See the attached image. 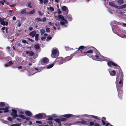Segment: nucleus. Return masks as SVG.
I'll return each mask as SVG.
<instances>
[{
  "instance_id": "1",
  "label": "nucleus",
  "mask_w": 126,
  "mask_h": 126,
  "mask_svg": "<svg viewBox=\"0 0 126 126\" xmlns=\"http://www.w3.org/2000/svg\"><path fill=\"white\" fill-rule=\"evenodd\" d=\"M91 119H85V120L83 119H81L79 121H76L74 122L73 124L79 125H84L89 126H102L96 122L95 120H94L93 122Z\"/></svg>"
},
{
  "instance_id": "2",
  "label": "nucleus",
  "mask_w": 126,
  "mask_h": 126,
  "mask_svg": "<svg viewBox=\"0 0 126 126\" xmlns=\"http://www.w3.org/2000/svg\"><path fill=\"white\" fill-rule=\"evenodd\" d=\"M117 77L116 78V80L115 83L116 84L118 83L119 80L120 79L119 82V84L120 85H123V75L122 71H119Z\"/></svg>"
},
{
  "instance_id": "3",
  "label": "nucleus",
  "mask_w": 126,
  "mask_h": 126,
  "mask_svg": "<svg viewBox=\"0 0 126 126\" xmlns=\"http://www.w3.org/2000/svg\"><path fill=\"white\" fill-rule=\"evenodd\" d=\"M58 17L60 21L61 24L62 25H64V26L66 27V24H67V20L64 18L63 16L61 15H58Z\"/></svg>"
},
{
  "instance_id": "4",
  "label": "nucleus",
  "mask_w": 126,
  "mask_h": 126,
  "mask_svg": "<svg viewBox=\"0 0 126 126\" xmlns=\"http://www.w3.org/2000/svg\"><path fill=\"white\" fill-rule=\"evenodd\" d=\"M59 55V53L58 49L56 48H53L51 54V57L55 58L57 57Z\"/></svg>"
},
{
  "instance_id": "5",
  "label": "nucleus",
  "mask_w": 126,
  "mask_h": 126,
  "mask_svg": "<svg viewBox=\"0 0 126 126\" xmlns=\"http://www.w3.org/2000/svg\"><path fill=\"white\" fill-rule=\"evenodd\" d=\"M84 47L83 46H80L78 50L81 52L82 53L84 54H85L86 53H92L93 52V51L92 50L87 51V52H83V51H84Z\"/></svg>"
},
{
  "instance_id": "6",
  "label": "nucleus",
  "mask_w": 126,
  "mask_h": 126,
  "mask_svg": "<svg viewBox=\"0 0 126 126\" xmlns=\"http://www.w3.org/2000/svg\"><path fill=\"white\" fill-rule=\"evenodd\" d=\"M48 61L49 60L48 58L46 57H44L40 60V63L42 65H45L48 63Z\"/></svg>"
},
{
  "instance_id": "7",
  "label": "nucleus",
  "mask_w": 126,
  "mask_h": 126,
  "mask_svg": "<svg viewBox=\"0 0 126 126\" xmlns=\"http://www.w3.org/2000/svg\"><path fill=\"white\" fill-rule=\"evenodd\" d=\"M17 111L16 110L14 109H12V113H11V114L12 116H13L12 117L13 119H15L16 117L18 116L17 114Z\"/></svg>"
},
{
  "instance_id": "8",
  "label": "nucleus",
  "mask_w": 126,
  "mask_h": 126,
  "mask_svg": "<svg viewBox=\"0 0 126 126\" xmlns=\"http://www.w3.org/2000/svg\"><path fill=\"white\" fill-rule=\"evenodd\" d=\"M108 65L109 66H110L112 65L115 66L116 68L119 69V70H121L120 67L119 66L112 61H110L108 62Z\"/></svg>"
},
{
  "instance_id": "9",
  "label": "nucleus",
  "mask_w": 126,
  "mask_h": 126,
  "mask_svg": "<svg viewBox=\"0 0 126 126\" xmlns=\"http://www.w3.org/2000/svg\"><path fill=\"white\" fill-rule=\"evenodd\" d=\"M45 115L41 113H39L35 115V117L37 118L38 119H41L45 117Z\"/></svg>"
},
{
  "instance_id": "10",
  "label": "nucleus",
  "mask_w": 126,
  "mask_h": 126,
  "mask_svg": "<svg viewBox=\"0 0 126 126\" xmlns=\"http://www.w3.org/2000/svg\"><path fill=\"white\" fill-rule=\"evenodd\" d=\"M0 22L1 24L4 26L7 25L8 23V22L6 21L5 20L1 18H0Z\"/></svg>"
},
{
  "instance_id": "11",
  "label": "nucleus",
  "mask_w": 126,
  "mask_h": 126,
  "mask_svg": "<svg viewBox=\"0 0 126 126\" xmlns=\"http://www.w3.org/2000/svg\"><path fill=\"white\" fill-rule=\"evenodd\" d=\"M73 115L70 114H67L63 115L61 116L65 118H69L70 117H73Z\"/></svg>"
},
{
  "instance_id": "12",
  "label": "nucleus",
  "mask_w": 126,
  "mask_h": 126,
  "mask_svg": "<svg viewBox=\"0 0 126 126\" xmlns=\"http://www.w3.org/2000/svg\"><path fill=\"white\" fill-rule=\"evenodd\" d=\"M63 11H65V14H67L68 12V8L65 6H63L62 8Z\"/></svg>"
},
{
  "instance_id": "13",
  "label": "nucleus",
  "mask_w": 126,
  "mask_h": 126,
  "mask_svg": "<svg viewBox=\"0 0 126 126\" xmlns=\"http://www.w3.org/2000/svg\"><path fill=\"white\" fill-rule=\"evenodd\" d=\"M18 117H20L21 118L23 119H26V120L28 121L30 120L31 119L29 117H26L24 115L22 114H19L18 115Z\"/></svg>"
},
{
  "instance_id": "14",
  "label": "nucleus",
  "mask_w": 126,
  "mask_h": 126,
  "mask_svg": "<svg viewBox=\"0 0 126 126\" xmlns=\"http://www.w3.org/2000/svg\"><path fill=\"white\" fill-rule=\"evenodd\" d=\"M55 62H54L53 63L50 64L42 68V69L44 68H46L47 69H49L52 68L54 65V64L55 63Z\"/></svg>"
},
{
  "instance_id": "15",
  "label": "nucleus",
  "mask_w": 126,
  "mask_h": 126,
  "mask_svg": "<svg viewBox=\"0 0 126 126\" xmlns=\"http://www.w3.org/2000/svg\"><path fill=\"white\" fill-rule=\"evenodd\" d=\"M109 4L110 5L117 8H118V6H117L115 3L111 2H109Z\"/></svg>"
},
{
  "instance_id": "16",
  "label": "nucleus",
  "mask_w": 126,
  "mask_h": 126,
  "mask_svg": "<svg viewBox=\"0 0 126 126\" xmlns=\"http://www.w3.org/2000/svg\"><path fill=\"white\" fill-rule=\"evenodd\" d=\"M25 113L27 116H31L32 115V113L29 111H26Z\"/></svg>"
},
{
  "instance_id": "17",
  "label": "nucleus",
  "mask_w": 126,
  "mask_h": 126,
  "mask_svg": "<svg viewBox=\"0 0 126 126\" xmlns=\"http://www.w3.org/2000/svg\"><path fill=\"white\" fill-rule=\"evenodd\" d=\"M99 53H98L97 55H95L94 56H93L92 57L93 59L95 60H98V59H99Z\"/></svg>"
},
{
  "instance_id": "18",
  "label": "nucleus",
  "mask_w": 126,
  "mask_h": 126,
  "mask_svg": "<svg viewBox=\"0 0 126 126\" xmlns=\"http://www.w3.org/2000/svg\"><path fill=\"white\" fill-rule=\"evenodd\" d=\"M89 116H91L90 117L91 118H93L94 119H97V120H100V118L99 117L96 116L94 115H89Z\"/></svg>"
},
{
  "instance_id": "19",
  "label": "nucleus",
  "mask_w": 126,
  "mask_h": 126,
  "mask_svg": "<svg viewBox=\"0 0 126 126\" xmlns=\"http://www.w3.org/2000/svg\"><path fill=\"white\" fill-rule=\"evenodd\" d=\"M54 120L58 123L60 126L62 125L61 123V121L60 119L59 118H56L54 119Z\"/></svg>"
},
{
  "instance_id": "20",
  "label": "nucleus",
  "mask_w": 126,
  "mask_h": 126,
  "mask_svg": "<svg viewBox=\"0 0 126 126\" xmlns=\"http://www.w3.org/2000/svg\"><path fill=\"white\" fill-rule=\"evenodd\" d=\"M36 31H34L31 32L29 34V35L31 36L32 38L34 37L35 35Z\"/></svg>"
},
{
  "instance_id": "21",
  "label": "nucleus",
  "mask_w": 126,
  "mask_h": 126,
  "mask_svg": "<svg viewBox=\"0 0 126 126\" xmlns=\"http://www.w3.org/2000/svg\"><path fill=\"white\" fill-rule=\"evenodd\" d=\"M24 124L26 125H31L32 124V122L29 120L26 121L24 122Z\"/></svg>"
},
{
  "instance_id": "22",
  "label": "nucleus",
  "mask_w": 126,
  "mask_h": 126,
  "mask_svg": "<svg viewBox=\"0 0 126 126\" xmlns=\"http://www.w3.org/2000/svg\"><path fill=\"white\" fill-rule=\"evenodd\" d=\"M110 75L112 76H115L116 72V71H109Z\"/></svg>"
},
{
  "instance_id": "23",
  "label": "nucleus",
  "mask_w": 126,
  "mask_h": 126,
  "mask_svg": "<svg viewBox=\"0 0 126 126\" xmlns=\"http://www.w3.org/2000/svg\"><path fill=\"white\" fill-rule=\"evenodd\" d=\"M6 107V108H4V112L5 113H7L8 112H9V110H8V109H9V108L8 107H7V106L5 107Z\"/></svg>"
},
{
  "instance_id": "24",
  "label": "nucleus",
  "mask_w": 126,
  "mask_h": 126,
  "mask_svg": "<svg viewBox=\"0 0 126 126\" xmlns=\"http://www.w3.org/2000/svg\"><path fill=\"white\" fill-rule=\"evenodd\" d=\"M118 91V95L119 98H122V96L123 95V93L122 91H121V92L120 93V92H119Z\"/></svg>"
},
{
  "instance_id": "25",
  "label": "nucleus",
  "mask_w": 126,
  "mask_h": 126,
  "mask_svg": "<svg viewBox=\"0 0 126 126\" xmlns=\"http://www.w3.org/2000/svg\"><path fill=\"white\" fill-rule=\"evenodd\" d=\"M126 7L125 5H123L120 6H118V9H122L125 8Z\"/></svg>"
},
{
  "instance_id": "26",
  "label": "nucleus",
  "mask_w": 126,
  "mask_h": 126,
  "mask_svg": "<svg viewBox=\"0 0 126 126\" xmlns=\"http://www.w3.org/2000/svg\"><path fill=\"white\" fill-rule=\"evenodd\" d=\"M35 12V10L34 9H32L31 11H30L28 13L29 14L31 15L33 14Z\"/></svg>"
},
{
  "instance_id": "27",
  "label": "nucleus",
  "mask_w": 126,
  "mask_h": 126,
  "mask_svg": "<svg viewBox=\"0 0 126 126\" xmlns=\"http://www.w3.org/2000/svg\"><path fill=\"white\" fill-rule=\"evenodd\" d=\"M61 116V117L60 118V119L61 121H65L67 120V119L66 118H62Z\"/></svg>"
},
{
  "instance_id": "28",
  "label": "nucleus",
  "mask_w": 126,
  "mask_h": 126,
  "mask_svg": "<svg viewBox=\"0 0 126 126\" xmlns=\"http://www.w3.org/2000/svg\"><path fill=\"white\" fill-rule=\"evenodd\" d=\"M32 3L31 2H29L27 4V5L28 7L30 8H32V7L31 5Z\"/></svg>"
},
{
  "instance_id": "29",
  "label": "nucleus",
  "mask_w": 126,
  "mask_h": 126,
  "mask_svg": "<svg viewBox=\"0 0 126 126\" xmlns=\"http://www.w3.org/2000/svg\"><path fill=\"white\" fill-rule=\"evenodd\" d=\"M55 25H56V27H55L54 26H53L54 29L56 30V29L57 28L58 29H59V24H55Z\"/></svg>"
},
{
  "instance_id": "30",
  "label": "nucleus",
  "mask_w": 126,
  "mask_h": 126,
  "mask_svg": "<svg viewBox=\"0 0 126 126\" xmlns=\"http://www.w3.org/2000/svg\"><path fill=\"white\" fill-rule=\"evenodd\" d=\"M21 125V124L18 123V124H16L11 125V126H20Z\"/></svg>"
},
{
  "instance_id": "31",
  "label": "nucleus",
  "mask_w": 126,
  "mask_h": 126,
  "mask_svg": "<svg viewBox=\"0 0 126 126\" xmlns=\"http://www.w3.org/2000/svg\"><path fill=\"white\" fill-rule=\"evenodd\" d=\"M123 0H117V2L120 4H121L123 3Z\"/></svg>"
},
{
  "instance_id": "32",
  "label": "nucleus",
  "mask_w": 126,
  "mask_h": 126,
  "mask_svg": "<svg viewBox=\"0 0 126 126\" xmlns=\"http://www.w3.org/2000/svg\"><path fill=\"white\" fill-rule=\"evenodd\" d=\"M67 18L70 21H71L72 19V18L70 15H68L67 16Z\"/></svg>"
},
{
  "instance_id": "33",
  "label": "nucleus",
  "mask_w": 126,
  "mask_h": 126,
  "mask_svg": "<svg viewBox=\"0 0 126 126\" xmlns=\"http://www.w3.org/2000/svg\"><path fill=\"white\" fill-rule=\"evenodd\" d=\"M5 103L2 102H0V107H4L5 106Z\"/></svg>"
},
{
  "instance_id": "34",
  "label": "nucleus",
  "mask_w": 126,
  "mask_h": 126,
  "mask_svg": "<svg viewBox=\"0 0 126 126\" xmlns=\"http://www.w3.org/2000/svg\"><path fill=\"white\" fill-rule=\"evenodd\" d=\"M47 120L52 121L53 120V117L51 116H49Z\"/></svg>"
},
{
  "instance_id": "35",
  "label": "nucleus",
  "mask_w": 126,
  "mask_h": 126,
  "mask_svg": "<svg viewBox=\"0 0 126 126\" xmlns=\"http://www.w3.org/2000/svg\"><path fill=\"white\" fill-rule=\"evenodd\" d=\"M39 34H36L35 35V40L36 41L38 40V37H39Z\"/></svg>"
},
{
  "instance_id": "36",
  "label": "nucleus",
  "mask_w": 126,
  "mask_h": 126,
  "mask_svg": "<svg viewBox=\"0 0 126 126\" xmlns=\"http://www.w3.org/2000/svg\"><path fill=\"white\" fill-rule=\"evenodd\" d=\"M45 32V31L44 30L42 29L40 30V33L41 35L43 34Z\"/></svg>"
},
{
  "instance_id": "37",
  "label": "nucleus",
  "mask_w": 126,
  "mask_h": 126,
  "mask_svg": "<svg viewBox=\"0 0 126 126\" xmlns=\"http://www.w3.org/2000/svg\"><path fill=\"white\" fill-rule=\"evenodd\" d=\"M39 44H36L34 47L36 49H38L39 48Z\"/></svg>"
},
{
  "instance_id": "38",
  "label": "nucleus",
  "mask_w": 126,
  "mask_h": 126,
  "mask_svg": "<svg viewBox=\"0 0 126 126\" xmlns=\"http://www.w3.org/2000/svg\"><path fill=\"white\" fill-rule=\"evenodd\" d=\"M26 11V10L25 9H23L22 11L21 12V14H23L25 13Z\"/></svg>"
},
{
  "instance_id": "39",
  "label": "nucleus",
  "mask_w": 126,
  "mask_h": 126,
  "mask_svg": "<svg viewBox=\"0 0 126 126\" xmlns=\"http://www.w3.org/2000/svg\"><path fill=\"white\" fill-rule=\"evenodd\" d=\"M56 60V61H60V63H59L60 64H61L63 63V61L61 59H60V60H58V59H57Z\"/></svg>"
},
{
  "instance_id": "40",
  "label": "nucleus",
  "mask_w": 126,
  "mask_h": 126,
  "mask_svg": "<svg viewBox=\"0 0 126 126\" xmlns=\"http://www.w3.org/2000/svg\"><path fill=\"white\" fill-rule=\"evenodd\" d=\"M34 54V53L32 51H30L29 52V55L30 56H32Z\"/></svg>"
},
{
  "instance_id": "41",
  "label": "nucleus",
  "mask_w": 126,
  "mask_h": 126,
  "mask_svg": "<svg viewBox=\"0 0 126 126\" xmlns=\"http://www.w3.org/2000/svg\"><path fill=\"white\" fill-rule=\"evenodd\" d=\"M32 71H28V72H29V76H31L32 75H33V74H35L36 73V72H35V73H32Z\"/></svg>"
},
{
  "instance_id": "42",
  "label": "nucleus",
  "mask_w": 126,
  "mask_h": 126,
  "mask_svg": "<svg viewBox=\"0 0 126 126\" xmlns=\"http://www.w3.org/2000/svg\"><path fill=\"white\" fill-rule=\"evenodd\" d=\"M35 20L36 21H42V20L39 17H37L35 19Z\"/></svg>"
},
{
  "instance_id": "43",
  "label": "nucleus",
  "mask_w": 126,
  "mask_h": 126,
  "mask_svg": "<svg viewBox=\"0 0 126 126\" xmlns=\"http://www.w3.org/2000/svg\"><path fill=\"white\" fill-rule=\"evenodd\" d=\"M7 119L8 120L10 121L11 122H12L13 121V119L11 117H9Z\"/></svg>"
},
{
  "instance_id": "44",
  "label": "nucleus",
  "mask_w": 126,
  "mask_h": 126,
  "mask_svg": "<svg viewBox=\"0 0 126 126\" xmlns=\"http://www.w3.org/2000/svg\"><path fill=\"white\" fill-rule=\"evenodd\" d=\"M47 122L50 124V125H53V122L52 121H47Z\"/></svg>"
},
{
  "instance_id": "45",
  "label": "nucleus",
  "mask_w": 126,
  "mask_h": 126,
  "mask_svg": "<svg viewBox=\"0 0 126 126\" xmlns=\"http://www.w3.org/2000/svg\"><path fill=\"white\" fill-rule=\"evenodd\" d=\"M101 122L102 123V124L103 125H105L106 124L105 122L103 120H101Z\"/></svg>"
},
{
  "instance_id": "46",
  "label": "nucleus",
  "mask_w": 126,
  "mask_h": 126,
  "mask_svg": "<svg viewBox=\"0 0 126 126\" xmlns=\"http://www.w3.org/2000/svg\"><path fill=\"white\" fill-rule=\"evenodd\" d=\"M5 2L4 0H2L1 1H0V3L2 4V5H3L4 4V3Z\"/></svg>"
},
{
  "instance_id": "47",
  "label": "nucleus",
  "mask_w": 126,
  "mask_h": 126,
  "mask_svg": "<svg viewBox=\"0 0 126 126\" xmlns=\"http://www.w3.org/2000/svg\"><path fill=\"white\" fill-rule=\"evenodd\" d=\"M48 2V1L47 0H44V4H46Z\"/></svg>"
},
{
  "instance_id": "48",
  "label": "nucleus",
  "mask_w": 126,
  "mask_h": 126,
  "mask_svg": "<svg viewBox=\"0 0 126 126\" xmlns=\"http://www.w3.org/2000/svg\"><path fill=\"white\" fill-rule=\"evenodd\" d=\"M16 119L20 122H22L21 120L19 118H17Z\"/></svg>"
},
{
  "instance_id": "49",
  "label": "nucleus",
  "mask_w": 126,
  "mask_h": 126,
  "mask_svg": "<svg viewBox=\"0 0 126 126\" xmlns=\"http://www.w3.org/2000/svg\"><path fill=\"white\" fill-rule=\"evenodd\" d=\"M36 123H39V124H41L42 123V122L41 121H37L36 122Z\"/></svg>"
},
{
  "instance_id": "50",
  "label": "nucleus",
  "mask_w": 126,
  "mask_h": 126,
  "mask_svg": "<svg viewBox=\"0 0 126 126\" xmlns=\"http://www.w3.org/2000/svg\"><path fill=\"white\" fill-rule=\"evenodd\" d=\"M49 9L50 10L53 11L54 10V9L52 7H49Z\"/></svg>"
},
{
  "instance_id": "51",
  "label": "nucleus",
  "mask_w": 126,
  "mask_h": 126,
  "mask_svg": "<svg viewBox=\"0 0 126 126\" xmlns=\"http://www.w3.org/2000/svg\"><path fill=\"white\" fill-rule=\"evenodd\" d=\"M21 23L19 21L18 22L17 26L18 27H20L21 25Z\"/></svg>"
},
{
  "instance_id": "52",
  "label": "nucleus",
  "mask_w": 126,
  "mask_h": 126,
  "mask_svg": "<svg viewBox=\"0 0 126 126\" xmlns=\"http://www.w3.org/2000/svg\"><path fill=\"white\" fill-rule=\"evenodd\" d=\"M38 13L39 14V15L41 16H42L43 14H42L41 12L40 11H39L38 12Z\"/></svg>"
},
{
  "instance_id": "53",
  "label": "nucleus",
  "mask_w": 126,
  "mask_h": 126,
  "mask_svg": "<svg viewBox=\"0 0 126 126\" xmlns=\"http://www.w3.org/2000/svg\"><path fill=\"white\" fill-rule=\"evenodd\" d=\"M16 4H13L11 5H10L9 6L11 7H14V6H16Z\"/></svg>"
},
{
  "instance_id": "54",
  "label": "nucleus",
  "mask_w": 126,
  "mask_h": 126,
  "mask_svg": "<svg viewBox=\"0 0 126 126\" xmlns=\"http://www.w3.org/2000/svg\"><path fill=\"white\" fill-rule=\"evenodd\" d=\"M46 32H49L50 31L49 28H47L46 29Z\"/></svg>"
},
{
  "instance_id": "55",
  "label": "nucleus",
  "mask_w": 126,
  "mask_h": 126,
  "mask_svg": "<svg viewBox=\"0 0 126 126\" xmlns=\"http://www.w3.org/2000/svg\"><path fill=\"white\" fill-rule=\"evenodd\" d=\"M40 3V4H42L43 3V0H39Z\"/></svg>"
},
{
  "instance_id": "56",
  "label": "nucleus",
  "mask_w": 126,
  "mask_h": 126,
  "mask_svg": "<svg viewBox=\"0 0 126 126\" xmlns=\"http://www.w3.org/2000/svg\"><path fill=\"white\" fill-rule=\"evenodd\" d=\"M80 116L79 115H73V117H78Z\"/></svg>"
},
{
  "instance_id": "57",
  "label": "nucleus",
  "mask_w": 126,
  "mask_h": 126,
  "mask_svg": "<svg viewBox=\"0 0 126 126\" xmlns=\"http://www.w3.org/2000/svg\"><path fill=\"white\" fill-rule=\"evenodd\" d=\"M58 13L59 14H60L62 13V12L60 9H59L58 10Z\"/></svg>"
},
{
  "instance_id": "58",
  "label": "nucleus",
  "mask_w": 126,
  "mask_h": 126,
  "mask_svg": "<svg viewBox=\"0 0 126 126\" xmlns=\"http://www.w3.org/2000/svg\"><path fill=\"white\" fill-rule=\"evenodd\" d=\"M9 64L10 65H11L13 64V62L12 61H10L9 62Z\"/></svg>"
},
{
  "instance_id": "59",
  "label": "nucleus",
  "mask_w": 126,
  "mask_h": 126,
  "mask_svg": "<svg viewBox=\"0 0 126 126\" xmlns=\"http://www.w3.org/2000/svg\"><path fill=\"white\" fill-rule=\"evenodd\" d=\"M46 17L44 18L42 20V21L43 22L45 21L46 20Z\"/></svg>"
},
{
  "instance_id": "60",
  "label": "nucleus",
  "mask_w": 126,
  "mask_h": 126,
  "mask_svg": "<svg viewBox=\"0 0 126 126\" xmlns=\"http://www.w3.org/2000/svg\"><path fill=\"white\" fill-rule=\"evenodd\" d=\"M47 39L49 40H50L51 39V37L50 36H48L47 37Z\"/></svg>"
},
{
  "instance_id": "61",
  "label": "nucleus",
  "mask_w": 126,
  "mask_h": 126,
  "mask_svg": "<svg viewBox=\"0 0 126 126\" xmlns=\"http://www.w3.org/2000/svg\"><path fill=\"white\" fill-rule=\"evenodd\" d=\"M46 38V37L45 36L41 38V40H43L45 39Z\"/></svg>"
},
{
  "instance_id": "62",
  "label": "nucleus",
  "mask_w": 126,
  "mask_h": 126,
  "mask_svg": "<svg viewBox=\"0 0 126 126\" xmlns=\"http://www.w3.org/2000/svg\"><path fill=\"white\" fill-rule=\"evenodd\" d=\"M13 20H16V17L15 16H13Z\"/></svg>"
},
{
  "instance_id": "63",
  "label": "nucleus",
  "mask_w": 126,
  "mask_h": 126,
  "mask_svg": "<svg viewBox=\"0 0 126 126\" xmlns=\"http://www.w3.org/2000/svg\"><path fill=\"white\" fill-rule=\"evenodd\" d=\"M10 49V47H6L7 49L8 50V51Z\"/></svg>"
},
{
  "instance_id": "64",
  "label": "nucleus",
  "mask_w": 126,
  "mask_h": 126,
  "mask_svg": "<svg viewBox=\"0 0 126 126\" xmlns=\"http://www.w3.org/2000/svg\"><path fill=\"white\" fill-rule=\"evenodd\" d=\"M4 108H0V110H4Z\"/></svg>"
}]
</instances>
